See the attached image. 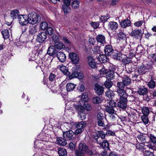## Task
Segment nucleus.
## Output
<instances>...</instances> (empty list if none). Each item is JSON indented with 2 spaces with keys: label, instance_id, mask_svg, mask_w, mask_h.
<instances>
[{
  "label": "nucleus",
  "instance_id": "58",
  "mask_svg": "<svg viewBox=\"0 0 156 156\" xmlns=\"http://www.w3.org/2000/svg\"><path fill=\"white\" fill-rule=\"evenodd\" d=\"M143 23V20H140L135 22L134 25L136 27H139L141 26Z\"/></svg>",
  "mask_w": 156,
  "mask_h": 156
},
{
  "label": "nucleus",
  "instance_id": "44",
  "mask_svg": "<svg viewBox=\"0 0 156 156\" xmlns=\"http://www.w3.org/2000/svg\"><path fill=\"white\" fill-rule=\"evenodd\" d=\"M117 36L119 40H124L126 38V35L123 32H120L117 34Z\"/></svg>",
  "mask_w": 156,
  "mask_h": 156
},
{
  "label": "nucleus",
  "instance_id": "28",
  "mask_svg": "<svg viewBox=\"0 0 156 156\" xmlns=\"http://www.w3.org/2000/svg\"><path fill=\"white\" fill-rule=\"evenodd\" d=\"M19 12L18 10L15 9L12 10L10 13L11 17L13 20L16 19L18 17Z\"/></svg>",
  "mask_w": 156,
  "mask_h": 156
},
{
  "label": "nucleus",
  "instance_id": "22",
  "mask_svg": "<svg viewBox=\"0 0 156 156\" xmlns=\"http://www.w3.org/2000/svg\"><path fill=\"white\" fill-rule=\"evenodd\" d=\"M106 55H100L97 57V59L100 62L104 63L107 62L108 58Z\"/></svg>",
  "mask_w": 156,
  "mask_h": 156
},
{
  "label": "nucleus",
  "instance_id": "31",
  "mask_svg": "<svg viewBox=\"0 0 156 156\" xmlns=\"http://www.w3.org/2000/svg\"><path fill=\"white\" fill-rule=\"evenodd\" d=\"M106 95L109 99H112L114 97V94L112 90L108 89L105 92Z\"/></svg>",
  "mask_w": 156,
  "mask_h": 156
},
{
  "label": "nucleus",
  "instance_id": "9",
  "mask_svg": "<svg viewBox=\"0 0 156 156\" xmlns=\"http://www.w3.org/2000/svg\"><path fill=\"white\" fill-rule=\"evenodd\" d=\"M86 126V123L84 121H81L76 125L75 134H80L82 131L83 129Z\"/></svg>",
  "mask_w": 156,
  "mask_h": 156
},
{
  "label": "nucleus",
  "instance_id": "2",
  "mask_svg": "<svg viewBox=\"0 0 156 156\" xmlns=\"http://www.w3.org/2000/svg\"><path fill=\"white\" fill-rule=\"evenodd\" d=\"M75 156H85V154L90 156L94 154L93 151L84 143H80L78 149L75 151Z\"/></svg>",
  "mask_w": 156,
  "mask_h": 156
},
{
  "label": "nucleus",
  "instance_id": "40",
  "mask_svg": "<svg viewBox=\"0 0 156 156\" xmlns=\"http://www.w3.org/2000/svg\"><path fill=\"white\" fill-rule=\"evenodd\" d=\"M144 146L153 150H155L156 148V144L152 142H151L150 143H146V144L144 145Z\"/></svg>",
  "mask_w": 156,
  "mask_h": 156
},
{
  "label": "nucleus",
  "instance_id": "10",
  "mask_svg": "<svg viewBox=\"0 0 156 156\" xmlns=\"http://www.w3.org/2000/svg\"><path fill=\"white\" fill-rule=\"evenodd\" d=\"M48 34H49L48 31H46L45 32H43L39 34L37 36V41L41 43L43 42L46 39Z\"/></svg>",
  "mask_w": 156,
  "mask_h": 156
},
{
  "label": "nucleus",
  "instance_id": "61",
  "mask_svg": "<svg viewBox=\"0 0 156 156\" xmlns=\"http://www.w3.org/2000/svg\"><path fill=\"white\" fill-rule=\"evenodd\" d=\"M123 55H123H121V56L118 55H114L113 56V57L116 60H121L122 59V56Z\"/></svg>",
  "mask_w": 156,
  "mask_h": 156
},
{
  "label": "nucleus",
  "instance_id": "17",
  "mask_svg": "<svg viewBox=\"0 0 156 156\" xmlns=\"http://www.w3.org/2000/svg\"><path fill=\"white\" fill-rule=\"evenodd\" d=\"M136 92L140 95H146L148 93L147 89L143 86H141L138 88Z\"/></svg>",
  "mask_w": 156,
  "mask_h": 156
},
{
  "label": "nucleus",
  "instance_id": "35",
  "mask_svg": "<svg viewBox=\"0 0 156 156\" xmlns=\"http://www.w3.org/2000/svg\"><path fill=\"white\" fill-rule=\"evenodd\" d=\"M144 134L141 133L138 135L137 136V138L140 141L144 143L146 141V137L144 136Z\"/></svg>",
  "mask_w": 156,
  "mask_h": 156
},
{
  "label": "nucleus",
  "instance_id": "3",
  "mask_svg": "<svg viewBox=\"0 0 156 156\" xmlns=\"http://www.w3.org/2000/svg\"><path fill=\"white\" fill-rule=\"evenodd\" d=\"M152 68L151 64L148 62L146 64H143L138 66L136 69V72L140 75H142L147 72Z\"/></svg>",
  "mask_w": 156,
  "mask_h": 156
},
{
  "label": "nucleus",
  "instance_id": "54",
  "mask_svg": "<svg viewBox=\"0 0 156 156\" xmlns=\"http://www.w3.org/2000/svg\"><path fill=\"white\" fill-rule=\"evenodd\" d=\"M94 138L96 140L97 143L99 145L102 143V140L101 138L97 136H94Z\"/></svg>",
  "mask_w": 156,
  "mask_h": 156
},
{
  "label": "nucleus",
  "instance_id": "53",
  "mask_svg": "<svg viewBox=\"0 0 156 156\" xmlns=\"http://www.w3.org/2000/svg\"><path fill=\"white\" fill-rule=\"evenodd\" d=\"M116 104L114 102V101L110 100L108 102V106L112 107L113 108H116Z\"/></svg>",
  "mask_w": 156,
  "mask_h": 156
},
{
  "label": "nucleus",
  "instance_id": "20",
  "mask_svg": "<svg viewBox=\"0 0 156 156\" xmlns=\"http://www.w3.org/2000/svg\"><path fill=\"white\" fill-rule=\"evenodd\" d=\"M57 57L58 59L61 62H64L66 59V56L65 55L63 52H59L57 53Z\"/></svg>",
  "mask_w": 156,
  "mask_h": 156
},
{
  "label": "nucleus",
  "instance_id": "30",
  "mask_svg": "<svg viewBox=\"0 0 156 156\" xmlns=\"http://www.w3.org/2000/svg\"><path fill=\"white\" fill-rule=\"evenodd\" d=\"M76 85L72 83H68L66 85V89L68 91L73 90L75 88Z\"/></svg>",
  "mask_w": 156,
  "mask_h": 156
},
{
  "label": "nucleus",
  "instance_id": "11",
  "mask_svg": "<svg viewBox=\"0 0 156 156\" xmlns=\"http://www.w3.org/2000/svg\"><path fill=\"white\" fill-rule=\"evenodd\" d=\"M130 36L135 39L141 38L142 36L141 30L140 29H136L133 30L130 34Z\"/></svg>",
  "mask_w": 156,
  "mask_h": 156
},
{
  "label": "nucleus",
  "instance_id": "15",
  "mask_svg": "<svg viewBox=\"0 0 156 156\" xmlns=\"http://www.w3.org/2000/svg\"><path fill=\"white\" fill-rule=\"evenodd\" d=\"M104 51L105 55L110 56L114 53V50L111 45H108L105 47Z\"/></svg>",
  "mask_w": 156,
  "mask_h": 156
},
{
  "label": "nucleus",
  "instance_id": "36",
  "mask_svg": "<svg viewBox=\"0 0 156 156\" xmlns=\"http://www.w3.org/2000/svg\"><path fill=\"white\" fill-rule=\"evenodd\" d=\"M37 31L36 27L33 25L30 26L29 27V34H35Z\"/></svg>",
  "mask_w": 156,
  "mask_h": 156
},
{
  "label": "nucleus",
  "instance_id": "42",
  "mask_svg": "<svg viewBox=\"0 0 156 156\" xmlns=\"http://www.w3.org/2000/svg\"><path fill=\"white\" fill-rule=\"evenodd\" d=\"M111 80L108 79L104 83V85L107 88L109 89L112 85L113 83Z\"/></svg>",
  "mask_w": 156,
  "mask_h": 156
},
{
  "label": "nucleus",
  "instance_id": "48",
  "mask_svg": "<svg viewBox=\"0 0 156 156\" xmlns=\"http://www.w3.org/2000/svg\"><path fill=\"white\" fill-rule=\"evenodd\" d=\"M142 113L143 115H148L149 113V108L146 107H143L142 108Z\"/></svg>",
  "mask_w": 156,
  "mask_h": 156
},
{
  "label": "nucleus",
  "instance_id": "29",
  "mask_svg": "<svg viewBox=\"0 0 156 156\" xmlns=\"http://www.w3.org/2000/svg\"><path fill=\"white\" fill-rule=\"evenodd\" d=\"M58 153L60 156H66L67 155V151L66 149L64 148H59L58 151Z\"/></svg>",
  "mask_w": 156,
  "mask_h": 156
},
{
  "label": "nucleus",
  "instance_id": "57",
  "mask_svg": "<svg viewBox=\"0 0 156 156\" xmlns=\"http://www.w3.org/2000/svg\"><path fill=\"white\" fill-rule=\"evenodd\" d=\"M60 70L64 73H66L68 70L67 69V68L65 66H60L59 67Z\"/></svg>",
  "mask_w": 156,
  "mask_h": 156
},
{
  "label": "nucleus",
  "instance_id": "12",
  "mask_svg": "<svg viewBox=\"0 0 156 156\" xmlns=\"http://www.w3.org/2000/svg\"><path fill=\"white\" fill-rule=\"evenodd\" d=\"M69 56L73 64H76L78 63L79 58L76 53L71 52L69 54Z\"/></svg>",
  "mask_w": 156,
  "mask_h": 156
},
{
  "label": "nucleus",
  "instance_id": "5",
  "mask_svg": "<svg viewBox=\"0 0 156 156\" xmlns=\"http://www.w3.org/2000/svg\"><path fill=\"white\" fill-rule=\"evenodd\" d=\"M118 95L120 97V98L119 101L118 103V106L119 107L122 109H125L127 106V98L128 95Z\"/></svg>",
  "mask_w": 156,
  "mask_h": 156
},
{
  "label": "nucleus",
  "instance_id": "50",
  "mask_svg": "<svg viewBox=\"0 0 156 156\" xmlns=\"http://www.w3.org/2000/svg\"><path fill=\"white\" fill-rule=\"evenodd\" d=\"M144 143H138L136 144V147L137 149L139 150H143L144 146Z\"/></svg>",
  "mask_w": 156,
  "mask_h": 156
},
{
  "label": "nucleus",
  "instance_id": "55",
  "mask_svg": "<svg viewBox=\"0 0 156 156\" xmlns=\"http://www.w3.org/2000/svg\"><path fill=\"white\" fill-rule=\"evenodd\" d=\"M149 137L151 142L156 144V137L154 135L151 134L149 135Z\"/></svg>",
  "mask_w": 156,
  "mask_h": 156
},
{
  "label": "nucleus",
  "instance_id": "16",
  "mask_svg": "<svg viewBox=\"0 0 156 156\" xmlns=\"http://www.w3.org/2000/svg\"><path fill=\"white\" fill-rule=\"evenodd\" d=\"M118 27V23L115 22L111 21L108 25V30L112 31H115Z\"/></svg>",
  "mask_w": 156,
  "mask_h": 156
},
{
  "label": "nucleus",
  "instance_id": "23",
  "mask_svg": "<svg viewBox=\"0 0 156 156\" xmlns=\"http://www.w3.org/2000/svg\"><path fill=\"white\" fill-rule=\"evenodd\" d=\"M100 146L105 150H108L109 149V144L108 141L107 140H103Z\"/></svg>",
  "mask_w": 156,
  "mask_h": 156
},
{
  "label": "nucleus",
  "instance_id": "25",
  "mask_svg": "<svg viewBox=\"0 0 156 156\" xmlns=\"http://www.w3.org/2000/svg\"><path fill=\"white\" fill-rule=\"evenodd\" d=\"M122 82L125 84V85L128 86L131 83V79L126 75L123 76L122 78Z\"/></svg>",
  "mask_w": 156,
  "mask_h": 156
},
{
  "label": "nucleus",
  "instance_id": "60",
  "mask_svg": "<svg viewBox=\"0 0 156 156\" xmlns=\"http://www.w3.org/2000/svg\"><path fill=\"white\" fill-rule=\"evenodd\" d=\"M56 75L53 73H51L49 75V80L51 81H53L55 80Z\"/></svg>",
  "mask_w": 156,
  "mask_h": 156
},
{
  "label": "nucleus",
  "instance_id": "7",
  "mask_svg": "<svg viewBox=\"0 0 156 156\" xmlns=\"http://www.w3.org/2000/svg\"><path fill=\"white\" fill-rule=\"evenodd\" d=\"M79 67L75 66L72 68V72L71 75L69 76V78L70 79L74 78H78L79 79H82L83 77V75L81 73L78 72Z\"/></svg>",
  "mask_w": 156,
  "mask_h": 156
},
{
  "label": "nucleus",
  "instance_id": "8",
  "mask_svg": "<svg viewBox=\"0 0 156 156\" xmlns=\"http://www.w3.org/2000/svg\"><path fill=\"white\" fill-rule=\"evenodd\" d=\"M75 108L77 111H78V116L80 118L81 120H83L86 118V114L87 112L84 111L82 106L81 105H76L75 106Z\"/></svg>",
  "mask_w": 156,
  "mask_h": 156
},
{
  "label": "nucleus",
  "instance_id": "21",
  "mask_svg": "<svg viewBox=\"0 0 156 156\" xmlns=\"http://www.w3.org/2000/svg\"><path fill=\"white\" fill-rule=\"evenodd\" d=\"M105 73L106 77L108 79L112 80L115 77V73L113 71L109 70Z\"/></svg>",
  "mask_w": 156,
  "mask_h": 156
},
{
  "label": "nucleus",
  "instance_id": "51",
  "mask_svg": "<svg viewBox=\"0 0 156 156\" xmlns=\"http://www.w3.org/2000/svg\"><path fill=\"white\" fill-rule=\"evenodd\" d=\"M149 87L150 88H153L155 86V82L153 80H151L148 84Z\"/></svg>",
  "mask_w": 156,
  "mask_h": 156
},
{
  "label": "nucleus",
  "instance_id": "26",
  "mask_svg": "<svg viewBox=\"0 0 156 156\" xmlns=\"http://www.w3.org/2000/svg\"><path fill=\"white\" fill-rule=\"evenodd\" d=\"M65 138L62 137H58L57 139V143L60 145L62 146H65L67 142Z\"/></svg>",
  "mask_w": 156,
  "mask_h": 156
},
{
  "label": "nucleus",
  "instance_id": "27",
  "mask_svg": "<svg viewBox=\"0 0 156 156\" xmlns=\"http://www.w3.org/2000/svg\"><path fill=\"white\" fill-rule=\"evenodd\" d=\"M103 98L101 96H97L93 98L92 99L93 102L95 104H99L103 101Z\"/></svg>",
  "mask_w": 156,
  "mask_h": 156
},
{
  "label": "nucleus",
  "instance_id": "32",
  "mask_svg": "<svg viewBox=\"0 0 156 156\" xmlns=\"http://www.w3.org/2000/svg\"><path fill=\"white\" fill-rule=\"evenodd\" d=\"M94 135L97 136L101 138L102 139H104L106 136L105 133L102 131H98Z\"/></svg>",
  "mask_w": 156,
  "mask_h": 156
},
{
  "label": "nucleus",
  "instance_id": "47",
  "mask_svg": "<svg viewBox=\"0 0 156 156\" xmlns=\"http://www.w3.org/2000/svg\"><path fill=\"white\" fill-rule=\"evenodd\" d=\"M117 115L115 113V112L113 113H109L108 116L109 119L112 121H114L116 119V116Z\"/></svg>",
  "mask_w": 156,
  "mask_h": 156
},
{
  "label": "nucleus",
  "instance_id": "13",
  "mask_svg": "<svg viewBox=\"0 0 156 156\" xmlns=\"http://www.w3.org/2000/svg\"><path fill=\"white\" fill-rule=\"evenodd\" d=\"M75 134L72 131L69 130L66 132L63 131V136L64 138L67 140H70L73 138L74 135Z\"/></svg>",
  "mask_w": 156,
  "mask_h": 156
},
{
  "label": "nucleus",
  "instance_id": "46",
  "mask_svg": "<svg viewBox=\"0 0 156 156\" xmlns=\"http://www.w3.org/2000/svg\"><path fill=\"white\" fill-rule=\"evenodd\" d=\"M109 18V16L108 14H106L105 15H102L100 17V19L101 22L103 23H105L107 21Z\"/></svg>",
  "mask_w": 156,
  "mask_h": 156
},
{
  "label": "nucleus",
  "instance_id": "18",
  "mask_svg": "<svg viewBox=\"0 0 156 156\" xmlns=\"http://www.w3.org/2000/svg\"><path fill=\"white\" fill-rule=\"evenodd\" d=\"M94 89L96 93L98 95H102L104 92V87L98 83L95 84Z\"/></svg>",
  "mask_w": 156,
  "mask_h": 156
},
{
  "label": "nucleus",
  "instance_id": "33",
  "mask_svg": "<svg viewBox=\"0 0 156 156\" xmlns=\"http://www.w3.org/2000/svg\"><path fill=\"white\" fill-rule=\"evenodd\" d=\"M79 0H75L74 1L71 3V6L73 9H77L79 6L80 4Z\"/></svg>",
  "mask_w": 156,
  "mask_h": 156
},
{
  "label": "nucleus",
  "instance_id": "14",
  "mask_svg": "<svg viewBox=\"0 0 156 156\" xmlns=\"http://www.w3.org/2000/svg\"><path fill=\"white\" fill-rule=\"evenodd\" d=\"M18 19L19 23L21 25H26L28 23V16L26 15H19Z\"/></svg>",
  "mask_w": 156,
  "mask_h": 156
},
{
  "label": "nucleus",
  "instance_id": "37",
  "mask_svg": "<svg viewBox=\"0 0 156 156\" xmlns=\"http://www.w3.org/2000/svg\"><path fill=\"white\" fill-rule=\"evenodd\" d=\"M82 107L83 108V111H88L91 110L92 108L90 105L88 104L86 102H84L83 106Z\"/></svg>",
  "mask_w": 156,
  "mask_h": 156
},
{
  "label": "nucleus",
  "instance_id": "59",
  "mask_svg": "<svg viewBox=\"0 0 156 156\" xmlns=\"http://www.w3.org/2000/svg\"><path fill=\"white\" fill-rule=\"evenodd\" d=\"M99 24V22H92L91 25L94 29H96L98 27Z\"/></svg>",
  "mask_w": 156,
  "mask_h": 156
},
{
  "label": "nucleus",
  "instance_id": "49",
  "mask_svg": "<svg viewBox=\"0 0 156 156\" xmlns=\"http://www.w3.org/2000/svg\"><path fill=\"white\" fill-rule=\"evenodd\" d=\"M131 60L130 58L127 57L122 58L121 61L124 64L126 65L130 62Z\"/></svg>",
  "mask_w": 156,
  "mask_h": 156
},
{
  "label": "nucleus",
  "instance_id": "39",
  "mask_svg": "<svg viewBox=\"0 0 156 156\" xmlns=\"http://www.w3.org/2000/svg\"><path fill=\"white\" fill-rule=\"evenodd\" d=\"M50 85L51 86V87L50 88L52 92V93H55L57 92L58 88L56 86L55 83V82H53L52 84H51Z\"/></svg>",
  "mask_w": 156,
  "mask_h": 156
},
{
  "label": "nucleus",
  "instance_id": "19",
  "mask_svg": "<svg viewBox=\"0 0 156 156\" xmlns=\"http://www.w3.org/2000/svg\"><path fill=\"white\" fill-rule=\"evenodd\" d=\"M131 22L127 18L126 19L122 20L120 23V25L122 28H125L130 26Z\"/></svg>",
  "mask_w": 156,
  "mask_h": 156
},
{
  "label": "nucleus",
  "instance_id": "43",
  "mask_svg": "<svg viewBox=\"0 0 156 156\" xmlns=\"http://www.w3.org/2000/svg\"><path fill=\"white\" fill-rule=\"evenodd\" d=\"M62 9L65 15H67L70 12L71 9L69 6H62Z\"/></svg>",
  "mask_w": 156,
  "mask_h": 156
},
{
  "label": "nucleus",
  "instance_id": "4",
  "mask_svg": "<svg viewBox=\"0 0 156 156\" xmlns=\"http://www.w3.org/2000/svg\"><path fill=\"white\" fill-rule=\"evenodd\" d=\"M28 23L34 25L38 23L41 20L39 15L34 12H31L28 15Z\"/></svg>",
  "mask_w": 156,
  "mask_h": 156
},
{
  "label": "nucleus",
  "instance_id": "52",
  "mask_svg": "<svg viewBox=\"0 0 156 156\" xmlns=\"http://www.w3.org/2000/svg\"><path fill=\"white\" fill-rule=\"evenodd\" d=\"M147 116V115H143L141 117L142 121L145 124H147L149 122Z\"/></svg>",
  "mask_w": 156,
  "mask_h": 156
},
{
  "label": "nucleus",
  "instance_id": "64",
  "mask_svg": "<svg viewBox=\"0 0 156 156\" xmlns=\"http://www.w3.org/2000/svg\"><path fill=\"white\" fill-rule=\"evenodd\" d=\"M87 96L86 95V94L83 93L81 96V101H85L87 100Z\"/></svg>",
  "mask_w": 156,
  "mask_h": 156
},
{
  "label": "nucleus",
  "instance_id": "62",
  "mask_svg": "<svg viewBox=\"0 0 156 156\" xmlns=\"http://www.w3.org/2000/svg\"><path fill=\"white\" fill-rule=\"evenodd\" d=\"M71 1L70 0H64L63 4L62 6H69L70 5Z\"/></svg>",
  "mask_w": 156,
  "mask_h": 156
},
{
  "label": "nucleus",
  "instance_id": "24",
  "mask_svg": "<svg viewBox=\"0 0 156 156\" xmlns=\"http://www.w3.org/2000/svg\"><path fill=\"white\" fill-rule=\"evenodd\" d=\"M96 40L98 42H100L101 44H104L106 43L105 37L101 34H99L97 36Z\"/></svg>",
  "mask_w": 156,
  "mask_h": 156
},
{
  "label": "nucleus",
  "instance_id": "63",
  "mask_svg": "<svg viewBox=\"0 0 156 156\" xmlns=\"http://www.w3.org/2000/svg\"><path fill=\"white\" fill-rule=\"evenodd\" d=\"M97 118L98 120L103 119L104 118L103 114L100 112H99L97 115Z\"/></svg>",
  "mask_w": 156,
  "mask_h": 156
},
{
  "label": "nucleus",
  "instance_id": "45",
  "mask_svg": "<svg viewBox=\"0 0 156 156\" xmlns=\"http://www.w3.org/2000/svg\"><path fill=\"white\" fill-rule=\"evenodd\" d=\"M116 108H113L108 106H107L105 108L106 111L109 113H114L115 111V109Z\"/></svg>",
  "mask_w": 156,
  "mask_h": 156
},
{
  "label": "nucleus",
  "instance_id": "38",
  "mask_svg": "<svg viewBox=\"0 0 156 156\" xmlns=\"http://www.w3.org/2000/svg\"><path fill=\"white\" fill-rule=\"evenodd\" d=\"M2 34L4 39H7L9 37V32L8 30H3L2 31Z\"/></svg>",
  "mask_w": 156,
  "mask_h": 156
},
{
  "label": "nucleus",
  "instance_id": "41",
  "mask_svg": "<svg viewBox=\"0 0 156 156\" xmlns=\"http://www.w3.org/2000/svg\"><path fill=\"white\" fill-rule=\"evenodd\" d=\"M54 46L55 48L61 49L64 47V44L62 42H55L54 44Z\"/></svg>",
  "mask_w": 156,
  "mask_h": 156
},
{
  "label": "nucleus",
  "instance_id": "6",
  "mask_svg": "<svg viewBox=\"0 0 156 156\" xmlns=\"http://www.w3.org/2000/svg\"><path fill=\"white\" fill-rule=\"evenodd\" d=\"M117 86L118 89L117 90V92L118 95L128 94L126 93V89L127 88L126 85H125L122 81L118 82L117 83Z\"/></svg>",
  "mask_w": 156,
  "mask_h": 156
},
{
  "label": "nucleus",
  "instance_id": "34",
  "mask_svg": "<svg viewBox=\"0 0 156 156\" xmlns=\"http://www.w3.org/2000/svg\"><path fill=\"white\" fill-rule=\"evenodd\" d=\"M40 27L41 29L46 30L47 31V29L48 28V23L45 21L42 22L40 24Z\"/></svg>",
  "mask_w": 156,
  "mask_h": 156
},
{
  "label": "nucleus",
  "instance_id": "56",
  "mask_svg": "<svg viewBox=\"0 0 156 156\" xmlns=\"http://www.w3.org/2000/svg\"><path fill=\"white\" fill-rule=\"evenodd\" d=\"M143 48L141 45L138 46L136 49V52L138 54L142 53L143 52Z\"/></svg>",
  "mask_w": 156,
  "mask_h": 156
},
{
  "label": "nucleus",
  "instance_id": "1",
  "mask_svg": "<svg viewBox=\"0 0 156 156\" xmlns=\"http://www.w3.org/2000/svg\"><path fill=\"white\" fill-rule=\"evenodd\" d=\"M43 139L42 140H39L38 137L37 140L34 142V147L35 148H40L42 147L45 150L48 151L49 146V130L48 129V126L45 125L43 129Z\"/></svg>",
  "mask_w": 156,
  "mask_h": 156
}]
</instances>
